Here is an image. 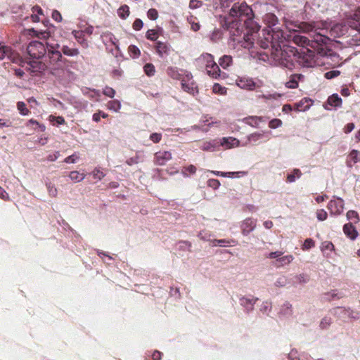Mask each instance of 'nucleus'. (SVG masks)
I'll return each mask as SVG.
<instances>
[{"instance_id": "1", "label": "nucleus", "mask_w": 360, "mask_h": 360, "mask_svg": "<svg viewBox=\"0 0 360 360\" xmlns=\"http://www.w3.org/2000/svg\"><path fill=\"white\" fill-rule=\"evenodd\" d=\"M48 58L46 68L63 83H68L75 79V75L68 68L63 60L58 44H48Z\"/></svg>"}, {"instance_id": "2", "label": "nucleus", "mask_w": 360, "mask_h": 360, "mask_svg": "<svg viewBox=\"0 0 360 360\" xmlns=\"http://www.w3.org/2000/svg\"><path fill=\"white\" fill-rule=\"evenodd\" d=\"M331 22L317 21L311 22H302L300 28L306 32H313L312 43L317 45L327 44L330 41L329 30Z\"/></svg>"}, {"instance_id": "3", "label": "nucleus", "mask_w": 360, "mask_h": 360, "mask_svg": "<svg viewBox=\"0 0 360 360\" xmlns=\"http://www.w3.org/2000/svg\"><path fill=\"white\" fill-rule=\"evenodd\" d=\"M252 16V11L245 2L234 3L229 11V18H224L223 26L226 29L233 28L238 22H243L246 24L250 20Z\"/></svg>"}, {"instance_id": "4", "label": "nucleus", "mask_w": 360, "mask_h": 360, "mask_svg": "<svg viewBox=\"0 0 360 360\" xmlns=\"http://www.w3.org/2000/svg\"><path fill=\"white\" fill-rule=\"evenodd\" d=\"M28 32L30 34L32 33L34 36L39 38L47 39L46 46L42 42L36 40L30 42L27 47V51L30 56L33 58L39 59L44 56L46 53L48 54V44H55L51 41L50 32L37 31L34 29H30L28 30Z\"/></svg>"}, {"instance_id": "5", "label": "nucleus", "mask_w": 360, "mask_h": 360, "mask_svg": "<svg viewBox=\"0 0 360 360\" xmlns=\"http://www.w3.org/2000/svg\"><path fill=\"white\" fill-rule=\"evenodd\" d=\"M297 50L290 46H283L272 50L271 56L276 65L292 69L297 61Z\"/></svg>"}, {"instance_id": "6", "label": "nucleus", "mask_w": 360, "mask_h": 360, "mask_svg": "<svg viewBox=\"0 0 360 360\" xmlns=\"http://www.w3.org/2000/svg\"><path fill=\"white\" fill-rule=\"evenodd\" d=\"M349 24V36L343 43L349 46H360V8L357 9L348 20Z\"/></svg>"}, {"instance_id": "7", "label": "nucleus", "mask_w": 360, "mask_h": 360, "mask_svg": "<svg viewBox=\"0 0 360 360\" xmlns=\"http://www.w3.org/2000/svg\"><path fill=\"white\" fill-rule=\"evenodd\" d=\"M262 34L264 41H261V46L263 49L271 47L272 50L276 48H281V42L283 41V32L278 28L263 29Z\"/></svg>"}, {"instance_id": "8", "label": "nucleus", "mask_w": 360, "mask_h": 360, "mask_svg": "<svg viewBox=\"0 0 360 360\" xmlns=\"http://www.w3.org/2000/svg\"><path fill=\"white\" fill-rule=\"evenodd\" d=\"M198 63L205 65L207 73L213 78H217L220 74L218 65L214 61L213 56L210 53H203L198 58Z\"/></svg>"}, {"instance_id": "9", "label": "nucleus", "mask_w": 360, "mask_h": 360, "mask_svg": "<svg viewBox=\"0 0 360 360\" xmlns=\"http://www.w3.org/2000/svg\"><path fill=\"white\" fill-rule=\"evenodd\" d=\"M331 313L340 319L347 318L352 321H356L360 319V312L350 307H337L331 309Z\"/></svg>"}, {"instance_id": "10", "label": "nucleus", "mask_w": 360, "mask_h": 360, "mask_svg": "<svg viewBox=\"0 0 360 360\" xmlns=\"http://www.w3.org/2000/svg\"><path fill=\"white\" fill-rule=\"evenodd\" d=\"M8 58L12 63H18L21 65L22 63V58L19 54L13 51L11 47L5 45L3 42L0 41V60Z\"/></svg>"}, {"instance_id": "11", "label": "nucleus", "mask_w": 360, "mask_h": 360, "mask_svg": "<svg viewBox=\"0 0 360 360\" xmlns=\"http://www.w3.org/2000/svg\"><path fill=\"white\" fill-rule=\"evenodd\" d=\"M350 18L347 19V21ZM349 24L348 22H339L331 24V26L329 30V36L330 37L336 38L345 36L349 31Z\"/></svg>"}, {"instance_id": "12", "label": "nucleus", "mask_w": 360, "mask_h": 360, "mask_svg": "<svg viewBox=\"0 0 360 360\" xmlns=\"http://www.w3.org/2000/svg\"><path fill=\"white\" fill-rule=\"evenodd\" d=\"M330 215H340L344 210V200L341 198L333 197L327 206Z\"/></svg>"}, {"instance_id": "13", "label": "nucleus", "mask_w": 360, "mask_h": 360, "mask_svg": "<svg viewBox=\"0 0 360 360\" xmlns=\"http://www.w3.org/2000/svg\"><path fill=\"white\" fill-rule=\"evenodd\" d=\"M302 56L300 57L299 63L304 67H313L316 65V60L314 59L315 53L313 51L307 49L305 51L302 53Z\"/></svg>"}, {"instance_id": "14", "label": "nucleus", "mask_w": 360, "mask_h": 360, "mask_svg": "<svg viewBox=\"0 0 360 360\" xmlns=\"http://www.w3.org/2000/svg\"><path fill=\"white\" fill-rule=\"evenodd\" d=\"M102 41L108 46V44H111L115 46V53L113 52V50H110L113 55L116 57L117 56V53L120 51V48L118 45V40L115 37V36L111 32H105L101 36Z\"/></svg>"}, {"instance_id": "15", "label": "nucleus", "mask_w": 360, "mask_h": 360, "mask_svg": "<svg viewBox=\"0 0 360 360\" xmlns=\"http://www.w3.org/2000/svg\"><path fill=\"white\" fill-rule=\"evenodd\" d=\"M172 158L170 151H158L155 153L153 162L155 165L162 166Z\"/></svg>"}, {"instance_id": "16", "label": "nucleus", "mask_w": 360, "mask_h": 360, "mask_svg": "<svg viewBox=\"0 0 360 360\" xmlns=\"http://www.w3.org/2000/svg\"><path fill=\"white\" fill-rule=\"evenodd\" d=\"M236 84L240 88L247 90H253L260 86V85L254 82L252 79L248 77H240L237 79Z\"/></svg>"}, {"instance_id": "17", "label": "nucleus", "mask_w": 360, "mask_h": 360, "mask_svg": "<svg viewBox=\"0 0 360 360\" xmlns=\"http://www.w3.org/2000/svg\"><path fill=\"white\" fill-rule=\"evenodd\" d=\"M257 225V219L248 217L244 219L240 225L242 234L248 236L250 233L253 231Z\"/></svg>"}, {"instance_id": "18", "label": "nucleus", "mask_w": 360, "mask_h": 360, "mask_svg": "<svg viewBox=\"0 0 360 360\" xmlns=\"http://www.w3.org/2000/svg\"><path fill=\"white\" fill-rule=\"evenodd\" d=\"M259 99H264L266 103H272L275 105H279L282 94L277 92L266 93L257 96Z\"/></svg>"}, {"instance_id": "19", "label": "nucleus", "mask_w": 360, "mask_h": 360, "mask_svg": "<svg viewBox=\"0 0 360 360\" xmlns=\"http://www.w3.org/2000/svg\"><path fill=\"white\" fill-rule=\"evenodd\" d=\"M257 300V297L250 295L240 297L239 302L240 304L245 309V311L247 313H250L254 309V306Z\"/></svg>"}, {"instance_id": "20", "label": "nucleus", "mask_w": 360, "mask_h": 360, "mask_svg": "<svg viewBox=\"0 0 360 360\" xmlns=\"http://www.w3.org/2000/svg\"><path fill=\"white\" fill-rule=\"evenodd\" d=\"M265 132H255L251 134H249L246 137V141L242 143V146H247L249 144L257 145L262 142V139L265 136Z\"/></svg>"}, {"instance_id": "21", "label": "nucleus", "mask_w": 360, "mask_h": 360, "mask_svg": "<svg viewBox=\"0 0 360 360\" xmlns=\"http://www.w3.org/2000/svg\"><path fill=\"white\" fill-rule=\"evenodd\" d=\"M218 141L219 148L222 146L225 149H230L240 146V141L231 136L223 137Z\"/></svg>"}, {"instance_id": "22", "label": "nucleus", "mask_w": 360, "mask_h": 360, "mask_svg": "<svg viewBox=\"0 0 360 360\" xmlns=\"http://www.w3.org/2000/svg\"><path fill=\"white\" fill-rule=\"evenodd\" d=\"M304 76L302 74H293L290 75L289 80L285 83V86L289 89L298 87L299 82L304 81Z\"/></svg>"}, {"instance_id": "23", "label": "nucleus", "mask_w": 360, "mask_h": 360, "mask_svg": "<svg viewBox=\"0 0 360 360\" xmlns=\"http://www.w3.org/2000/svg\"><path fill=\"white\" fill-rule=\"evenodd\" d=\"M218 142L219 141L217 139L205 141L201 144L200 148L204 151L208 152L218 150L219 149Z\"/></svg>"}, {"instance_id": "24", "label": "nucleus", "mask_w": 360, "mask_h": 360, "mask_svg": "<svg viewBox=\"0 0 360 360\" xmlns=\"http://www.w3.org/2000/svg\"><path fill=\"white\" fill-rule=\"evenodd\" d=\"M309 280H310L309 276L307 274L302 273V274L295 275L291 278L290 283L293 286H296L297 284H302V285L306 284L309 281Z\"/></svg>"}, {"instance_id": "25", "label": "nucleus", "mask_w": 360, "mask_h": 360, "mask_svg": "<svg viewBox=\"0 0 360 360\" xmlns=\"http://www.w3.org/2000/svg\"><path fill=\"white\" fill-rule=\"evenodd\" d=\"M264 22L267 25L266 29L271 30V28H275L276 25L278 22V18L277 17L271 13H266L263 17Z\"/></svg>"}, {"instance_id": "26", "label": "nucleus", "mask_w": 360, "mask_h": 360, "mask_svg": "<svg viewBox=\"0 0 360 360\" xmlns=\"http://www.w3.org/2000/svg\"><path fill=\"white\" fill-rule=\"evenodd\" d=\"M156 51L160 57L168 55L170 51V46L165 42L158 41L155 46Z\"/></svg>"}, {"instance_id": "27", "label": "nucleus", "mask_w": 360, "mask_h": 360, "mask_svg": "<svg viewBox=\"0 0 360 360\" xmlns=\"http://www.w3.org/2000/svg\"><path fill=\"white\" fill-rule=\"evenodd\" d=\"M244 122L252 127H258L261 122H264L266 120L263 117L252 116L244 118Z\"/></svg>"}, {"instance_id": "28", "label": "nucleus", "mask_w": 360, "mask_h": 360, "mask_svg": "<svg viewBox=\"0 0 360 360\" xmlns=\"http://www.w3.org/2000/svg\"><path fill=\"white\" fill-rule=\"evenodd\" d=\"M72 35L77 41L84 49H87L89 47V43L87 40L84 37V32L80 30H73L72 32Z\"/></svg>"}, {"instance_id": "29", "label": "nucleus", "mask_w": 360, "mask_h": 360, "mask_svg": "<svg viewBox=\"0 0 360 360\" xmlns=\"http://www.w3.org/2000/svg\"><path fill=\"white\" fill-rule=\"evenodd\" d=\"M343 231L345 234L352 240H354L358 235V233L352 223L345 224L343 226Z\"/></svg>"}, {"instance_id": "30", "label": "nucleus", "mask_w": 360, "mask_h": 360, "mask_svg": "<svg viewBox=\"0 0 360 360\" xmlns=\"http://www.w3.org/2000/svg\"><path fill=\"white\" fill-rule=\"evenodd\" d=\"M343 297V295L340 293L338 290H332L331 291L325 292L323 295V299L325 301L330 302L334 300H340Z\"/></svg>"}, {"instance_id": "31", "label": "nucleus", "mask_w": 360, "mask_h": 360, "mask_svg": "<svg viewBox=\"0 0 360 360\" xmlns=\"http://www.w3.org/2000/svg\"><path fill=\"white\" fill-rule=\"evenodd\" d=\"M313 104V101L309 98H304L296 103L297 109L299 111H306Z\"/></svg>"}, {"instance_id": "32", "label": "nucleus", "mask_w": 360, "mask_h": 360, "mask_svg": "<svg viewBox=\"0 0 360 360\" xmlns=\"http://www.w3.org/2000/svg\"><path fill=\"white\" fill-rule=\"evenodd\" d=\"M181 86H182V89L185 91H186L193 96L195 95L198 92L197 86L193 82H186L184 80H182Z\"/></svg>"}, {"instance_id": "33", "label": "nucleus", "mask_w": 360, "mask_h": 360, "mask_svg": "<svg viewBox=\"0 0 360 360\" xmlns=\"http://www.w3.org/2000/svg\"><path fill=\"white\" fill-rule=\"evenodd\" d=\"M294 257L292 255H288L285 256H281L278 259H276V266L277 267L283 266L289 264L292 262Z\"/></svg>"}, {"instance_id": "34", "label": "nucleus", "mask_w": 360, "mask_h": 360, "mask_svg": "<svg viewBox=\"0 0 360 360\" xmlns=\"http://www.w3.org/2000/svg\"><path fill=\"white\" fill-rule=\"evenodd\" d=\"M327 105L332 107H340L342 105V98L337 94H334L328 97Z\"/></svg>"}, {"instance_id": "35", "label": "nucleus", "mask_w": 360, "mask_h": 360, "mask_svg": "<svg viewBox=\"0 0 360 360\" xmlns=\"http://www.w3.org/2000/svg\"><path fill=\"white\" fill-rule=\"evenodd\" d=\"M302 172L299 169H294L292 172L287 175V181L288 183H293L296 179L302 176Z\"/></svg>"}, {"instance_id": "36", "label": "nucleus", "mask_w": 360, "mask_h": 360, "mask_svg": "<svg viewBox=\"0 0 360 360\" xmlns=\"http://www.w3.org/2000/svg\"><path fill=\"white\" fill-rule=\"evenodd\" d=\"M219 65L226 69L232 63V57L231 56L224 55L219 60Z\"/></svg>"}, {"instance_id": "37", "label": "nucleus", "mask_w": 360, "mask_h": 360, "mask_svg": "<svg viewBox=\"0 0 360 360\" xmlns=\"http://www.w3.org/2000/svg\"><path fill=\"white\" fill-rule=\"evenodd\" d=\"M61 51L68 56H76L79 53L78 49L70 48L68 46H63Z\"/></svg>"}, {"instance_id": "38", "label": "nucleus", "mask_w": 360, "mask_h": 360, "mask_svg": "<svg viewBox=\"0 0 360 360\" xmlns=\"http://www.w3.org/2000/svg\"><path fill=\"white\" fill-rule=\"evenodd\" d=\"M69 177L75 182H80L84 179L85 174H81L77 171H72L70 172Z\"/></svg>"}, {"instance_id": "39", "label": "nucleus", "mask_w": 360, "mask_h": 360, "mask_svg": "<svg viewBox=\"0 0 360 360\" xmlns=\"http://www.w3.org/2000/svg\"><path fill=\"white\" fill-rule=\"evenodd\" d=\"M107 107L110 110L118 112L121 108V103L118 100H112L108 103Z\"/></svg>"}, {"instance_id": "40", "label": "nucleus", "mask_w": 360, "mask_h": 360, "mask_svg": "<svg viewBox=\"0 0 360 360\" xmlns=\"http://www.w3.org/2000/svg\"><path fill=\"white\" fill-rule=\"evenodd\" d=\"M331 323H332L331 317H330L328 316H325L323 318L321 319L320 323H319V327L322 330H326L330 327Z\"/></svg>"}, {"instance_id": "41", "label": "nucleus", "mask_w": 360, "mask_h": 360, "mask_svg": "<svg viewBox=\"0 0 360 360\" xmlns=\"http://www.w3.org/2000/svg\"><path fill=\"white\" fill-rule=\"evenodd\" d=\"M46 186L48 191V193L51 197H56L58 194L57 188L53 184L51 181H46Z\"/></svg>"}, {"instance_id": "42", "label": "nucleus", "mask_w": 360, "mask_h": 360, "mask_svg": "<svg viewBox=\"0 0 360 360\" xmlns=\"http://www.w3.org/2000/svg\"><path fill=\"white\" fill-rule=\"evenodd\" d=\"M117 14L122 19L127 18L129 16V6L127 5L122 6L117 10Z\"/></svg>"}, {"instance_id": "43", "label": "nucleus", "mask_w": 360, "mask_h": 360, "mask_svg": "<svg viewBox=\"0 0 360 360\" xmlns=\"http://www.w3.org/2000/svg\"><path fill=\"white\" fill-rule=\"evenodd\" d=\"M191 243L187 240H181L177 243V248L182 251L191 252Z\"/></svg>"}, {"instance_id": "44", "label": "nucleus", "mask_w": 360, "mask_h": 360, "mask_svg": "<svg viewBox=\"0 0 360 360\" xmlns=\"http://www.w3.org/2000/svg\"><path fill=\"white\" fill-rule=\"evenodd\" d=\"M281 313L283 315H291L292 314V304L285 302L281 308Z\"/></svg>"}, {"instance_id": "45", "label": "nucleus", "mask_w": 360, "mask_h": 360, "mask_svg": "<svg viewBox=\"0 0 360 360\" xmlns=\"http://www.w3.org/2000/svg\"><path fill=\"white\" fill-rule=\"evenodd\" d=\"M17 108L21 115L25 116L30 113V110L26 107V104L22 101L17 103Z\"/></svg>"}, {"instance_id": "46", "label": "nucleus", "mask_w": 360, "mask_h": 360, "mask_svg": "<svg viewBox=\"0 0 360 360\" xmlns=\"http://www.w3.org/2000/svg\"><path fill=\"white\" fill-rule=\"evenodd\" d=\"M129 53L133 58H137L141 54L139 49L135 45H130L129 46Z\"/></svg>"}, {"instance_id": "47", "label": "nucleus", "mask_w": 360, "mask_h": 360, "mask_svg": "<svg viewBox=\"0 0 360 360\" xmlns=\"http://www.w3.org/2000/svg\"><path fill=\"white\" fill-rule=\"evenodd\" d=\"M222 37V32L220 29H215L210 34V39L213 42L218 41Z\"/></svg>"}, {"instance_id": "48", "label": "nucleus", "mask_w": 360, "mask_h": 360, "mask_svg": "<svg viewBox=\"0 0 360 360\" xmlns=\"http://www.w3.org/2000/svg\"><path fill=\"white\" fill-rule=\"evenodd\" d=\"M144 72L146 75L151 77L155 75V68L152 63H146L143 67Z\"/></svg>"}, {"instance_id": "49", "label": "nucleus", "mask_w": 360, "mask_h": 360, "mask_svg": "<svg viewBox=\"0 0 360 360\" xmlns=\"http://www.w3.org/2000/svg\"><path fill=\"white\" fill-rule=\"evenodd\" d=\"M83 94L90 98H98L100 96V92L96 89H89L86 88L83 90Z\"/></svg>"}, {"instance_id": "50", "label": "nucleus", "mask_w": 360, "mask_h": 360, "mask_svg": "<svg viewBox=\"0 0 360 360\" xmlns=\"http://www.w3.org/2000/svg\"><path fill=\"white\" fill-rule=\"evenodd\" d=\"M347 219L352 221L354 223H357L359 220L358 213L354 210H349L347 212Z\"/></svg>"}, {"instance_id": "51", "label": "nucleus", "mask_w": 360, "mask_h": 360, "mask_svg": "<svg viewBox=\"0 0 360 360\" xmlns=\"http://www.w3.org/2000/svg\"><path fill=\"white\" fill-rule=\"evenodd\" d=\"M212 91L214 94H218L220 95H224L226 94V88L217 83L213 85Z\"/></svg>"}, {"instance_id": "52", "label": "nucleus", "mask_w": 360, "mask_h": 360, "mask_svg": "<svg viewBox=\"0 0 360 360\" xmlns=\"http://www.w3.org/2000/svg\"><path fill=\"white\" fill-rule=\"evenodd\" d=\"M247 174H248V172H245V171L229 172H226V177H229V178H240V177L246 176Z\"/></svg>"}, {"instance_id": "53", "label": "nucleus", "mask_w": 360, "mask_h": 360, "mask_svg": "<svg viewBox=\"0 0 360 360\" xmlns=\"http://www.w3.org/2000/svg\"><path fill=\"white\" fill-rule=\"evenodd\" d=\"M79 159V154L77 153H75L72 155L65 158L63 161L67 164H74L76 163Z\"/></svg>"}, {"instance_id": "54", "label": "nucleus", "mask_w": 360, "mask_h": 360, "mask_svg": "<svg viewBox=\"0 0 360 360\" xmlns=\"http://www.w3.org/2000/svg\"><path fill=\"white\" fill-rule=\"evenodd\" d=\"M271 309V303L268 302V301H265V302H263L262 305H261V307H260V311L264 313V314H269L270 312Z\"/></svg>"}, {"instance_id": "55", "label": "nucleus", "mask_w": 360, "mask_h": 360, "mask_svg": "<svg viewBox=\"0 0 360 360\" xmlns=\"http://www.w3.org/2000/svg\"><path fill=\"white\" fill-rule=\"evenodd\" d=\"M316 214L317 219L320 221L326 220L328 217V213L323 209L318 210Z\"/></svg>"}, {"instance_id": "56", "label": "nucleus", "mask_w": 360, "mask_h": 360, "mask_svg": "<svg viewBox=\"0 0 360 360\" xmlns=\"http://www.w3.org/2000/svg\"><path fill=\"white\" fill-rule=\"evenodd\" d=\"M288 283V279L285 276H281L279 277L274 283V285L276 287H284Z\"/></svg>"}, {"instance_id": "57", "label": "nucleus", "mask_w": 360, "mask_h": 360, "mask_svg": "<svg viewBox=\"0 0 360 360\" xmlns=\"http://www.w3.org/2000/svg\"><path fill=\"white\" fill-rule=\"evenodd\" d=\"M103 94L105 96L112 98L115 95V91L112 87L106 86L103 90Z\"/></svg>"}, {"instance_id": "58", "label": "nucleus", "mask_w": 360, "mask_h": 360, "mask_svg": "<svg viewBox=\"0 0 360 360\" xmlns=\"http://www.w3.org/2000/svg\"><path fill=\"white\" fill-rule=\"evenodd\" d=\"M221 184L218 179H210L207 181V186L209 187L212 188L214 190H217L219 188Z\"/></svg>"}, {"instance_id": "59", "label": "nucleus", "mask_w": 360, "mask_h": 360, "mask_svg": "<svg viewBox=\"0 0 360 360\" xmlns=\"http://www.w3.org/2000/svg\"><path fill=\"white\" fill-rule=\"evenodd\" d=\"M212 245L216 246L219 245L220 247H226L229 245L230 242L229 240H224V239H220L217 240L215 239L212 241Z\"/></svg>"}, {"instance_id": "60", "label": "nucleus", "mask_w": 360, "mask_h": 360, "mask_svg": "<svg viewBox=\"0 0 360 360\" xmlns=\"http://www.w3.org/2000/svg\"><path fill=\"white\" fill-rule=\"evenodd\" d=\"M244 39L245 40V43H247V44L243 45L244 47L248 48V49L251 48L253 45V41H252V40L254 39L253 35L252 34L249 35L248 34H245Z\"/></svg>"}, {"instance_id": "61", "label": "nucleus", "mask_w": 360, "mask_h": 360, "mask_svg": "<svg viewBox=\"0 0 360 360\" xmlns=\"http://www.w3.org/2000/svg\"><path fill=\"white\" fill-rule=\"evenodd\" d=\"M349 159L353 162L354 164L358 162L359 161V153L357 150H353L349 155Z\"/></svg>"}, {"instance_id": "62", "label": "nucleus", "mask_w": 360, "mask_h": 360, "mask_svg": "<svg viewBox=\"0 0 360 360\" xmlns=\"http://www.w3.org/2000/svg\"><path fill=\"white\" fill-rule=\"evenodd\" d=\"M146 38L148 39L155 41L158 38V32L155 30H148L146 32Z\"/></svg>"}, {"instance_id": "63", "label": "nucleus", "mask_w": 360, "mask_h": 360, "mask_svg": "<svg viewBox=\"0 0 360 360\" xmlns=\"http://www.w3.org/2000/svg\"><path fill=\"white\" fill-rule=\"evenodd\" d=\"M282 125V121L279 119H273L269 123L271 129H276Z\"/></svg>"}, {"instance_id": "64", "label": "nucleus", "mask_w": 360, "mask_h": 360, "mask_svg": "<svg viewBox=\"0 0 360 360\" xmlns=\"http://www.w3.org/2000/svg\"><path fill=\"white\" fill-rule=\"evenodd\" d=\"M315 245L314 241L311 238H307L304 240L302 245V250H309Z\"/></svg>"}]
</instances>
